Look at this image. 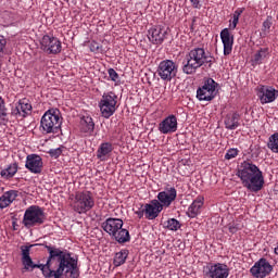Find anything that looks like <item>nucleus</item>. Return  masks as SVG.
Returning a JSON list of instances; mask_svg holds the SVG:
<instances>
[{"instance_id":"obj_38","label":"nucleus","mask_w":278,"mask_h":278,"mask_svg":"<svg viewBox=\"0 0 278 278\" xmlns=\"http://www.w3.org/2000/svg\"><path fill=\"white\" fill-rule=\"evenodd\" d=\"M89 49L92 53H101V45L97 41H91Z\"/></svg>"},{"instance_id":"obj_25","label":"nucleus","mask_w":278,"mask_h":278,"mask_svg":"<svg viewBox=\"0 0 278 278\" xmlns=\"http://www.w3.org/2000/svg\"><path fill=\"white\" fill-rule=\"evenodd\" d=\"M18 173V163H11L8 167L0 170V177L5 181L14 178V175Z\"/></svg>"},{"instance_id":"obj_19","label":"nucleus","mask_w":278,"mask_h":278,"mask_svg":"<svg viewBox=\"0 0 278 278\" xmlns=\"http://www.w3.org/2000/svg\"><path fill=\"white\" fill-rule=\"evenodd\" d=\"M229 29L224 28L219 34L224 45V55H231V51H233V34Z\"/></svg>"},{"instance_id":"obj_11","label":"nucleus","mask_w":278,"mask_h":278,"mask_svg":"<svg viewBox=\"0 0 278 278\" xmlns=\"http://www.w3.org/2000/svg\"><path fill=\"white\" fill-rule=\"evenodd\" d=\"M41 49L46 53L58 55L62 53V41L58 37L45 35L40 41Z\"/></svg>"},{"instance_id":"obj_42","label":"nucleus","mask_w":278,"mask_h":278,"mask_svg":"<svg viewBox=\"0 0 278 278\" xmlns=\"http://www.w3.org/2000/svg\"><path fill=\"white\" fill-rule=\"evenodd\" d=\"M135 214L138 216V218L144 217V204H141V207L135 212Z\"/></svg>"},{"instance_id":"obj_23","label":"nucleus","mask_w":278,"mask_h":278,"mask_svg":"<svg viewBox=\"0 0 278 278\" xmlns=\"http://www.w3.org/2000/svg\"><path fill=\"white\" fill-rule=\"evenodd\" d=\"M224 125L226 129L233 131L240 126V113L233 112L226 115Z\"/></svg>"},{"instance_id":"obj_45","label":"nucleus","mask_w":278,"mask_h":278,"mask_svg":"<svg viewBox=\"0 0 278 278\" xmlns=\"http://www.w3.org/2000/svg\"><path fill=\"white\" fill-rule=\"evenodd\" d=\"M5 190V188L3 186H1L0 184V194H2V192Z\"/></svg>"},{"instance_id":"obj_32","label":"nucleus","mask_w":278,"mask_h":278,"mask_svg":"<svg viewBox=\"0 0 278 278\" xmlns=\"http://www.w3.org/2000/svg\"><path fill=\"white\" fill-rule=\"evenodd\" d=\"M8 108H5V101L0 97V125L8 123Z\"/></svg>"},{"instance_id":"obj_17","label":"nucleus","mask_w":278,"mask_h":278,"mask_svg":"<svg viewBox=\"0 0 278 278\" xmlns=\"http://www.w3.org/2000/svg\"><path fill=\"white\" fill-rule=\"evenodd\" d=\"M123 219L109 217L101 224V228L105 233H109V236H113L118 229H123Z\"/></svg>"},{"instance_id":"obj_18","label":"nucleus","mask_w":278,"mask_h":278,"mask_svg":"<svg viewBox=\"0 0 278 278\" xmlns=\"http://www.w3.org/2000/svg\"><path fill=\"white\" fill-rule=\"evenodd\" d=\"M159 131L161 134H175L177 131V116L168 115L159 124Z\"/></svg>"},{"instance_id":"obj_30","label":"nucleus","mask_w":278,"mask_h":278,"mask_svg":"<svg viewBox=\"0 0 278 278\" xmlns=\"http://www.w3.org/2000/svg\"><path fill=\"white\" fill-rule=\"evenodd\" d=\"M164 229L168 231H179L181 229V223L175 218H169L163 224Z\"/></svg>"},{"instance_id":"obj_7","label":"nucleus","mask_w":278,"mask_h":278,"mask_svg":"<svg viewBox=\"0 0 278 278\" xmlns=\"http://www.w3.org/2000/svg\"><path fill=\"white\" fill-rule=\"evenodd\" d=\"M216 88H218V83L214 78L204 80L202 87L197 90L198 101H214L216 98Z\"/></svg>"},{"instance_id":"obj_20","label":"nucleus","mask_w":278,"mask_h":278,"mask_svg":"<svg viewBox=\"0 0 278 278\" xmlns=\"http://www.w3.org/2000/svg\"><path fill=\"white\" fill-rule=\"evenodd\" d=\"M205 198L203 195H198L195 200L188 207L187 215L189 218H197L199 214H201V208L203 207V203Z\"/></svg>"},{"instance_id":"obj_4","label":"nucleus","mask_w":278,"mask_h":278,"mask_svg":"<svg viewBox=\"0 0 278 278\" xmlns=\"http://www.w3.org/2000/svg\"><path fill=\"white\" fill-rule=\"evenodd\" d=\"M47 220V213H45V208L38 205H30L26 208L22 224L26 229H31V227H40V225H45Z\"/></svg>"},{"instance_id":"obj_8","label":"nucleus","mask_w":278,"mask_h":278,"mask_svg":"<svg viewBox=\"0 0 278 278\" xmlns=\"http://www.w3.org/2000/svg\"><path fill=\"white\" fill-rule=\"evenodd\" d=\"M156 73L163 81H173L177 77L178 66L173 60H163L160 62Z\"/></svg>"},{"instance_id":"obj_5","label":"nucleus","mask_w":278,"mask_h":278,"mask_svg":"<svg viewBox=\"0 0 278 278\" xmlns=\"http://www.w3.org/2000/svg\"><path fill=\"white\" fill-rule=\"evenodd\" d=\"M94 207V197L90 191H77L75 193L72 210L76 214H88Z\"/></svg>"},{"instance_id":"obj_37","label":"nucleus","mask_w":278,"mask_h":278,"mask_svg":"<svg viewBox=\"0 0 278 278\" xmlns=\"http://www.w3.org/2000/svg\"><path fill=\"white\" fill-rule=\"evenodd\" d=\"M108 73L111 81H114L115 84H118V81H121V76L117 72L114 71V68H109Z\"/></svg>"},{"instance_id":"obj_43","label":"nucleus","mask_w":278,"mask_h":278,"mask_svg":"<svg viewBox=\"0 0 278 278\" xmlns=\"http://www.w3.org/2000/svg\"><path fill=\"white\" fill-rule=\"evenodd\" d=\"M238 229V225L236 224H229L228 226V231H230L231 233H237Z\"/></svg>"},{"instance_id":"obj_3","label":"nucleus","mask_w":278,"mask_h":278,"mask_svg":"<svg viewBox=\"0 0 278 278\" xmlns=\"http://www.w3.org/2000/svg\"><path fill=\"white\" fill-rule=\"evenodd\" d=\"M41 134H58L62 129V116L60 110L50 109L41 117L40 127Z\"/></svg>"},{"instance_id":"obj_9","label":"nucleus","mask_w":278,"mask_h":278,"mask_svg":"<svg viewBox=\"0 0 278 278\" xmlns=\"http://www.w3.org/2000/svg\"><path fill=\"white\" fill-rule=\"evenodd\" d=\"M274 270L273 265L268 260L262 257L254 263V265L250 268V275L253 278H266L270 277Z\"/></svg>"},{"instance_id":"obj_1","label":"nucleus","mask_w":278,"mask_h":278,"mask_svg":"<svg viewBox=\"0 0 278 278\" xmlns=\"http://www.w3.org/2000/svg\"><path fill=\"white\" fill-rule=\"evenodd\" d=\"M237 177L241 180L243 188L250 192H260L264 188V173L260 170L257 165L244 161L237 170Z\"/></svg>"},{"instance_id":"obj_24","label":"nucleus","mask_w":278,"mask_h":278,"mask_svg":"<svg viewBox=\"0 0 278 278\" xmlns=\"http://www.w3.org/2000/svg\"><path fill=\"white\" fill-rule=\"evenodd\" d=\"M29 112H31V104L27 103V100H20L16 106L12 110V115L25 118L26 114H29Z\"/></svg>"},{"instance_id":"obj_16","label":"nucleus","mask_w":278,"mask_h":278,"mask_svg":"<svg viewBox=\"0 0 278 278\" xmlns=\"http://www.w3.org/2000/svg\"><path fill=\"white\" fill-rule=\"evenodd\" d=\"M144 206V217L148 220H155L160 213L164 210L162 204L157 200H151L150 203L143 204Z\"/></svg>"},{"instance_id":"obj_33","label":"nucleus","mask_w":278,"mask_h":278,"mask_svg":"<svg viewBox=\"0 0 278 278\" xmlns=\"http://www.w3.org/2000/svg\"><path fill=\"white\" fill-rule=\"evenodd\" d=\"M270 27H273V17L267 16V18L263 22V25H262V31H261L262 38H266V36L270 34Z\"/></svg>"},{"instance_id":"obj_13","label":"nucleus","mask_w":278,"mask_h":278,"mask_svg":"<svg viewBox=\"0 0 278 278\" xmlns=\"http://www.w3.org/2000/svg\"><path fill=\"white\" fill-rule=\"evenodd\" d=\"M156 199L163 210L164 207H170L174 201H177V189L175 187H166L157 193Z\"/></svg>"},{"instance_id":"obj_10","label":"nucleus","mask_w":278,"mask_h":278,"mask_svg":"<svg viewBox=\"0 0 278 278\" xmlns=\"http://www.w3.org/2000/svg\"><path fill=\"white\" fill-rule=\"evenodd\" d=\"M256 96L262 105L274 103L277 101L278 90L271 86L258 85L256 87Z\"/></svg>"},{"instance_id":"obj_39","label":"nucleus","mask_w":278,"mask_h":278,"mask_svg":"<svg viewBox=\"0 0 278 278\" xmlns=\"http://www.w3.org/2000/svg\"><path fill=\"white\" fill-rule=\"evenodd\" d=\"M75 267L74 269H71L67 271V275H70L71 278H78L79 277V268L77 267V260H75Z\"/></svg>"},{"instance_id":"obj_31","label":"nucleus","mask_w":278,"mask_h":278,"mask_svg":"<svg viewBox=\"0 0 278 278\" xmlns=\"http://www.w3.org/2000/svg\"><path fill=\"white\" fill-rule=\"evenodd\" d=\"M244 12V8H238L232 14V22L229 24V29L233 30L238 27V23H240V16Z\"/></svg>"},{"instance_id":"obj_15","label":"nucleus","mask_w":278,"mask_h":278,"mask_svg":"<svg viewBox=\"0 0 278 278\" xmlns=\"http://www.w3.org/2000/svg\"><path fill=\"white\" fill-rule=\"evenodd\" d=\"M206 277L208 278H227L229 277V266L223 263H215L207 266Z\"/></svg>"},{"instance_id":"obj_14","label":"nucleus","mask_w":278,"mask_h":278,"mask_svg":"<svg viewBox=\"0 0 278 278\" xmlns=\"http://www.w3.org/2000/svg\"><path fill=\"white\" fill-rule=\"evenodd\" d=\"M45 167V163L42 162V157L38 154H28L26 156L25 168L33 173L34 175H40L42 173V168Z\"/></svg>"},{"instance_id":"obj_26","label":"nucleus","mask_w":278,"mask_h":278,"mask_svg":"<svg viewBox=\"0 0 278 278\" xmlns=\"http://www.w3.org/2000/svg\"><path fill=\"white\" fill-rule=\"evenodd\" d=\"M112 151H114V146H112V143H110V142L101 143L97 150L98 160H101V162H103L105 160V157H108V155H110V153H112Z\"/></svg>"},{"instance_id":"obj_34","label":"nucleus","mask_w":278,"mask_h":278,"mask_svg":"<svg viewBox=\"0 0 278 278\" xmlns=\"http://www.w3.org/2000/svg\"><path fill=\"white\" fill-rule=\"evenodd\" d=\"M267 147L273 153H278V132H275L269 137Z\"/></svg>"},{"instance_id":"obj_21","label":"nucleus","mask_w":278,"mask_h":278,"mask_svg":"<svg viewBox=\"0 0 278 278\" xmlns=\"http://www.w3.org/2000/svg\"><path fill=\"white\" fill-rule=\"evenodd\" d=\"M18 190H9L0 197V210L10 207L17 199Z\"/></svg>"},{"instance_id":"obj_44","label":"nucleus","mask_w":278,"mask_h":278,"mask_svg":"<svg viewBox=\"0 0 278 278\" xmlns=\"http://www.w3.org/2000/svg\"><path fill=\"white\" fill-rule=\"evenodd\" d=\"M274 253L275 255H278V242H277V247L274 249Z\"/></svg>"},{"instance_id":"obj_41","label":"nucleus","mask_w":278,"mask_h":278,"mask_svg":"<svg viewBox=\"0 0 278 278\" xmlns=\"http://www.w3.org/2000/svg\"><path fill=\"white\" fill-rule=\"evenodd\" d=\"M190 3L194 10H201V0H190Z\"/></svg>"},{"instance_id":"obj_35","label":"nucleus","mask_w":278,"mask_h":278,"mask_svg":"<svg viewBox=\"0 0 278 278\" xmlns=\"http://www.w3.org/2000/svg\"><path fill=\"white\" fill-rule=\"evenodd\" d=\"M63 151H64V146H61L60 148H56V149H50L48 153L50 157H54V160H58V157L62 155Z\"/></svg>"},{"instance_id":"obj_36","label":"nucleus","mask_w":278,"mask_h":278,"mask_svg":"<svg viewBox=\"0 0 278 278\" xmlns=\"http://www.w3.org/2000/svg\"><path fill=\"white\" fill-rule=\"evenodd\" d=\"M238 153H240V150L230 148L225 154V160H233V157H238Z\"/></svg>"},{"instance_id":"obj_28","label":"nucleus","mask_w":278,"mask_h":278,"mask_svg":"<svg viewBox=\"0 0 278 278\" xmlns=\"http://www.w3.org/2000/svg\"><path fill=\"white\" fill-rule=\"evenodd\" d=\"M112 238L118 242V244H125L131 240V236L129 235V230L125 228L118 229Z\"/></svg>"},{"instance_id":"obj_2","label":"nucleus","mask_w":278,"mask_h":278,"mask_svg":"<svg viewBox=\"0 0 278 278\" xmlns=\"http://www.w3.org/2000/svg\"><path fill=\"white\" fill-rule=\"evenodd\" d=\"M215 60L214 56L205 52L204 48H193L185 55L182 73L193 75V73H197L198 68L205 66V64L208 68H212V64H214Z\"/></svg>"},{"instance_id":"obj_12","label":"nucleus","mask_w":278,"mask_h":278,"mask_svg":"<svg viewBox=\"0 0 278 278\" xmlns=\"http://www.w3.org/2000/svg\"><path fill=\"white\" fill-rule=\"evenodd\" d=\"M167 34H168V28H166V26L155 25L148 30V40L152 45L160 46L164 42V40H166Z\"/></svg>"},{"instance_id":"obj_22","label":"nucleus","mask_w":278,"mask_h":278,"mask_svg":"<svg viewBox=\"0 0 278 278\" xmlns=\"http://www.w3.org/2000/svg\"><path fill=\"white\" fill-rule=\"evenodd\" d=\"M269 55H270V50L268 48H261L251 56L250 62L252 66H260L261 64H264V61Z\"/></svg>"},{"instance_id":"obj_40","label":"nucleus","mask_w":278,"mask_h":278,"mask_svg":"<svg viewBox=\"0 0 278 278\" xmlns=\"http://www.w3.org/2000/svg\"><path fill=\"white\" fill-rule=\"evenodd\" d=\"M8 45V40H5V37L0 35V55L3 53V49H5V46Z\"/></svg>"},{"instance_id":"obj_27","label":"nucleus","mask_w":278,"mask_h":278,"mask_svg":"<svg viewBox=\"0 0 278 278\" xmlns=\"http://www.w3.org/2000/svg\"><path fill=\"white\" fill-rule=\"evenodd\" d=\"M80 131L83 134H92L94 131V121L90 116L85 115L81 117Z\"/></svg>"},{"instance_id":"obj_29","label":"nucleus","mask_w":278,"mask_h":278,"mask_svg":"<svg viewBox=\"0 0 278 278\" xmlns=\"http://www.w3.org/2000/svg\"><path fill=\"white\" fill-rule=\"evenodd\" d=\"M127 257H129V250L123 249L119 252H116L113 258V265L118 268V266H123L127 262Z\"/></svg>"},{"instance_id":"obj_6","label":"nucleus","mask_w":278,"mask_h":278,"mask_svg":"<svg viewBox=\"0 0 278 278\" xmlns=\"http://www.w3.org/2000/svg\"><path fill=\"white\" fill-rule=\"evenodd\" d=\"M116 103H118V96L114 91L104 92L99 102L100 112L103 118L114 116L116 112Z\"/></svg>"}]
</instances>
